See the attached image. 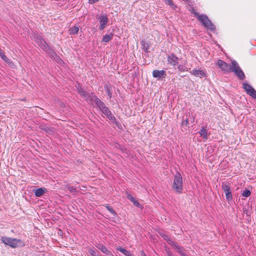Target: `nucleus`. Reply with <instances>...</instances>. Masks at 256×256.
<instances>
[{
  "label": "nucleus",
  "mask_w": 256,
  "mask_h": 256,
  "mask_svg": "<svg viewBox=\"0 0 256 256\" xmlns=\"http://www.w3.org/2000/svg\"><path fill=\"white\" fill-rule=\"evenodd\" d=\"M127 198L129 200H130L135 206H136L137 207L140 206V204L139 203V202L138 200H136L135 199V198L134 197H133L130 194H127Z\"/></svg>",
  "instance_id": "a211bd4d"
},
{
  "label": "nucleus",
  "mask_w": 256,
  "mask_h": 256,
  "mask_svg": "<svg viewBox=\"0 0 256 256\" xmlns=\"http://www.w3.org/2000/svg\"><path fill=\"white\" fill-rule=\"evenodd\" d=\"M96 106L112 122L116 124V120L114 116L112 114L109 108L102 100H96Z\"/></svg>",
  "instance_id": "f03ea898"
},
{
  "label": "nucleus",
  "mask_w": 256,
  "mask_h": 256,
  "mask_svg": "<svg viewBox=\"0 0 256 256\" xmlns=\"http://www.w3.org/2000/svg\"><path fill=\"white\" fill-rule=\"evenodd\" d=\"M119 149L123 152L126 150V148L124 146H120Z\"/></svg>",
  "instance_id": "e433bc0d"
},
{
  "label": "nucleus",
  "mask_w": 256,
  "mask_h": 256,
  "mask_svg": "<svg viewBox=\"0 0 256 256\" xmlns=\"http://www.w3.org/2000/svg\"><path fill=\"white\" fill-rule=\"evenodd\" d=\"M100 23V29L104 30L108 22V18L106 15H101L99 18Z\"/></svg>",
  "instance_id": "9b49d317"
},
{
  "label": "nucleus",
  "mask_w": 256,
  "mask_h": 256,
  "mask_svg": "<svg viewBox=\"0 0 256 256\" xmlns=\"http://www.w3.org/2000/svg\"><path fill=\"white\" fill-rule=\"evenodd\" d=\"M180 255H181L182 256H187V254L184 252H182V253L180 254Z\"/></svg>",
  "instance_id": "a19ab883"
},
{
  "label": "nucleus",
  "mask_w": 256,
  "mask_h": 256,
  "mask_svg": "<svg viewBox=\"0 0 256 256\" xmlns=\"http://www.w3.org/2000/svg\"><path fill=\"white\" fill-rule=\"evenodd\" d=\"M248 95L256 99V90L252 88L246 92Z\"/></svg>",
  "instance_id": "5701e85b"
},
{
  "label": "nucleus",
  "mask_w": 256,
  "mask_h": 256,
  "mask_svg": "<svg viewBox=\"0 0 256 256\" xmlns=\"http://www.w3.org/2000/svg\"><path fill=\"white\" fill-rule=\"evenodd\" d=\"M232 71L234 72L236 76L241 80L245 78V75L239 66L238 62L236 60H232Z\"/></svg>",
  "instance_id": "423d86ee"
},
{
  "label": "nucleus",
  "mask_w": 256,
  "mask_h": 256,
  "mask_svg": "<svg viewBox=\"0 0 256 256\" xmlns=\"http://www.w3.org/2000/svg\"><path fill=\"white\" fill-rule=\"evenodd\" d=\"M188 124V119H186L184 120H183V121L182 122V126H187Z\"/></svg>",
  "instance_id": "f704fd0d"
},
{
  "label": "nucleus",
  "mask_w": 256,
  "mask_h": 256,
  "mask_svg": "<svg viewBox=\"0 0 256 256\" xmlns=\"http://www.w3.org/2000/svg\"><path fill=\"white\" fill-rule=\"evenodd\" d=\"M178 58L174 54H172L168 56V63L172 66H176L178 62Z\"/></svg>",
  "instance_id": "9d476101"
},
{
  "label": "nucleus",
  "mask_w": 256,
  "mask_h": 256,
  "mask_svg": "<svg viewBox=\"0 0 256 256\" xmlns=\"http://www.w3.org/2000/svg\"><path fill=\"white\" fill-rule=\"evenodd\" d=\"M107 92L109 98H110L112 97V93L110 92L108 88L107 89Z\"/></svg>",
  "instance_id": "4c0bfd02"
},
{
  "label": "nucleus",
  "mask_w": 256,
  "mask_h": 256,
  "mask_svg": "<svg viewBox=\"0 0 256 256\" xmlns=\"http://www.w3.org/2000/svg\"><path fill=\"white\" fill-rule=\"evenodd\" d=\"M141 44L144 52H147L149 49V44L144 40H142Z\"/></svg>",
  "instance_id": "b1692460"
},
{
  "label": "nucleus",
  "mask_w": 256,
  "mask_h": 256,
  "mask_svg": "<svg viewBox=\"0 0 256 256\" xmlns=\"http://www.w3.org/2000/svg\"><path fill=\"white\" fill-rule=\"evenodd\" d=\"M100 0H88V2L90 4H93L96 2H98Z\"/></svg>",
  "instance_id": "c9c22d12"
},
{
  "label": "nucleus",
  "mask_w": 256,
  "mask_h": 256,
  "mask_svg": "<svg viewBox=\"0 0 256 256\" xmlns=\"http://www.w3.org/2000/svg\"><path fill=\"white\" fill-rule=\"evenodd\" d=\"M250 194V192L248 190H245L242 194V196L244 197H248Z\"/></svg>",
  "instance_id": "2f4dec72"
},
{
  "label": "nucleus",
  "mask_w": 256,
  "mask_h": 256,
  "mask_svg": "<svg viewBox=\"0 0 256 256\" xmlns=\"http://www.w3.org/2000/svg\"><path fill=\"white\" fill-rule=\"evenodd\" d=\"M84 98L88 103L92 104V102H94L96 104V100H100L93 92L90 94H86Z\"/></svg>",
  "instance_id": "1a4fd4ad"
},
{
  "label": "nucleus",
  "mask_w": 256,
  "mask_h": 256,
  "mask_svg": "<svg viewBox=\"0 0 256 256\" xmlns=\"http://www.w3.org/2000/svg\"><path fill=\"white\" fill-rule=\"evenodd\" d=\"M166 71L164 70H154L152 72V76L153 77L157 78H165L166 76Z\"/></svg>",
  "instance_id": "f8f14e48"
},
{
  "label": "nucleus",
  "mask_w": 256,
  "mask_h": 256,
  "mask_svg": "<svg viewBox=\"0 0 256 256\" xmlns=\"http://www.w3.org/2000/svg\"><path fill=\"white\" fill-rule=\"evenodd\" d=\"M116 250L122 252L126 256H132V254L128 250H126L124 248L118 247L116 248Z\"/></svg>",
  "instance_id": "aec40b11"
},
{
  "label": "nucleus",
  "mask_w": 256,
  "mask_h": 256,
  "mask_svg": "<svg viewBox=\"0 0 256 256\" xmlns=\"http://www.w3.org/2000/svg\"><path fill=\"white\" fill-rule=\"evenodd\" d=\"M120 145L119 144H116L115 145V147L118 148H120Z\"/></svg>",
  "instance_id": "79ce46f5"
},
{
  "label": "nucleus",
  "mask_w": 256,
  "mask_h": 256,
  "mask_svg": "<svg viewBox=\"0 0 256 256\" xmlns=\"http://www.w3.org/2000/svg\"><path fill=\"white\" fill-rule=\"evenodd\" d=\"M47 192V190L45 188H40L36 189L34 191V194L36 197L41 196Z\"/></svg>",
  "instance_id": "f3484780"
},
{
  "label": "nucleus",
  "mask_w": 256,
  "mask_h": 256,
  "mask_svg": "<svg viewBox=\"0 0 256 256\" xmlns=\"http://www.w3.org/2000/svg\"><path fill=\"white\" fill-rule=\"evenodd\" d=\"M66 187L69 190L70 193L74 194L76 192V188L68 184Z\"/></svg>",
  "instance_id": "cd10ccee"
},
{
  "label": "nucleus",
  "mask_w": 256,
  "mask_h": 256,
  "mask_svg": "<svg viewBox=\"0 0 256 256\" xmlns=\"http://www.w3.org/2000/svg\"><path fill=\"white\" fill-rule=\"evenodd\" d=\"M242 88L246 92H248V91H250V90L252 88V87L250 84L246 82L243 83Z\"/></svg>",
  "instance_id": "393cba45"
},
{
  "label": "nucleus",
  "mask_w": 256,
  "mask_h": 256,
  "mask_svg": "<svg viewBox=\"0 0 256 256\" xmlns=\"http://www.w3.org/2000/svg\"><path fill=\"white\" fill-rule=\"evenodd\" d=\"M106 209L114 216H117V214L116 213V212L112 209V208L108 206V205H106Z\"/></svg>",
  "instance_id": "c85d7f7f"
},
{
  "label": "nucleus",
  "mask_w": 256,
  "mask_h": 256,
  "mask_svg": "<svg viewBox=\"0 0 256 256\" xmlns=\"http://www.w3.org/2000/svg\"><path fill=\"white\" fill-rule=\"evenodd\" d=\"M96 247L108 256H112L111 252L108 250L102 244H98Z\"/></svg>",
  "instance_id": "4468645a"
},
{
  "label": "nucleus",
  "mask_w": 256,
  "mask_h": 256,
  "mask_svg": "<svg viewBox=\"0 0 256 256\" xmlns=\"http://www.w3.org/2000/svg\"><path fill=\"white\" fill-rule=\"evenodd\" d=\"M170 245L172 246L176 250H177L178 252L180 255V254L184 252V250L183 248V247L178 246L176 244V243L174 242H170Z\"/></svg>",
  "instance_id": "dca6fc26"
},
{
  "label": "nucleus",
  "mask_w": 256,
  "mask_h": 256,
  "mask_svg": "<svg viewBox=\"0 0 256 256\" xmlns=\"http://www.w3.org/2000/svg\"><path fill=\"white\" fill-rule=\"evenodd\" d=\"M0 56L6 62L8 61V58L5 55L4 52L0 48Z\"/></svg>",
  "instance_id": "bb28decb"
},
{
  "label": "nucleus",
  "mask_w": 256,
  "mask_h": 256,
  "mask_svg": "<svg viewBox=\"0 0 256 256\" xmlns=\"http://www.w3.org/2000/svg\"><path fill=\"white\" fill-rule=\"evenodd\" d=\"M113 36V34L112 33L104 35L102 38V42H109L112 39Z\"/></svg>",
  "instance_id": "412c9836"
},
{
  "label": "nucleus",
  "mask_w": 256,
  "mask_h": 256,
  "mask_svg": "<svg viewBox=\"0 0 256 256\" xmlns=\"http://www.w3.org/2000/svg\"><path fill=\"white\" fill-rule=\"evenodd\" d=\"M160 236L166 240L168 244H170V242H173L171 239H170V238H169V236L166 234H160Z\"/></svg>",
  "instance_id": "7c9ffc66"
},
{
  "label": "nucleus",
  "mask_w": 256,
  "mask_h": 256,
  "mask_svg": "<svg viewBox=\"0 0 256 256\" xmlns=\"http://www.w3.org/2000/svg\"><path fill=\"white\" fill-rule=\"evenodd\" d=\"M190 11L191 13L193 14L197 18H198V16H200V14H198V12L195 11L194 8H192L190 10Z\"/></svg>",
  "instance_id": "473e14b6"
},
{
  "label": "nucleus",
  "mask_w": 256,
  "mask_h": 256,
  "mask_svg": "<svg viewBox=\"0 0 256 256\" xmlns=\"http://www.w3.org/2000/svg\"><path fill=\"white\" fill-rule=\"evenodd\" d=\"M46 132H50V131H52V130H50V128H47L46 129Z\"/></svg>",
  "instance_id": "37998d69"
},
{
  "label": "nucleus",
  "mask_w": 256,
  "mask_h": 256,
  "mask_svg": "<svg viewBox=\"0 0 256 256\" xmlns=\"http://www.w3.org/2000/svg\"><path fill=\"white\" fill-rule=\"evenodd\" d=\"M230 186L228 182L222 183V189L225 193L226 200L231 201L232 199V196L230 190Z\"/></svg>",
  "instance_id": "0eeeda50"
},
{
  "label": "nucleus",
  "mask_w": 256,
  "mask_h": 256,
  "mask_svg": "<svg viewBox=\"0 0 256 256\" xmlns=\"http://www.w3.org/2000/svg\"><path fill=\"white\" fill-rule=\"evenodd\" d=\"M70 34H77L79 31V26H74V27L71 28L70 30Z\"/></svg>",
  "instance_id": "4be33fe9"
},
{
  "label": "nucleus",
  "mask_w": 256,
  "mask_h": 256,
  "mask_svg": "<svg viewBox=\"0 0 256 256\" xmlns=\"http://www.w3.org/2000/svg\"><path fill=\"white\" fill-rule=\"evenodd\" d=\"M34 40L44 50L50 55L51 58L56 59L58 62L62 60L56 54L47 44L46 42L41 36H36V37H34Z\"/></svg>",
  "instance_id": "f257e3e1"
},
{
  "label": "nucleus",
  "mask_w": 256,
  "mask_h": 256,
  "mask_svg": "<svg viewBox=\"0 0 256 256\" xmlns=\"http://www.w3.org/2000/svg\"><path fill=\"white\" fill-rule=\"evenodd\" d=\"M200 136H202L204 140H208V130L206 128L202 126L198 132Z\"/></svg>",
  "instance_id": "2eb2a0df"
},
{
  "label": "nucleus",
  "mask_w": 256,
  "mask_h": 256,
  "mask_svg": "<svg viewBox=\"0 0 256 256\" xmlns=\"http://www.w3.org/2000/svg\"><path fill=\"white\" fill-rule=\"evenodd\" d=\"M167 255L168 256H174L172 252L169 250L167 251Z\"/></svg>",
  "instance_id": "58836bf2"
},
{
  "label": "nucleus",
  "mask_w": 256,
  "mask_h": 256,
  "mask_svg": "<svg viewBox=\"0 0 256 256\" xmlns=\"http://www.w3.org/2000/svg\"><path fill=\"white\" fill-rule=\"evenodd\" d=\"M218 67L223 71L226 72H230L232 71V64L229 65L224 61L222 60H218L217 62Z\"/></svg>",
  "instance_id": "6e6552de"
},
{
  "label": "nucleus",
  "mask_w": 256,
  "mask_h": 256,
  "mask_svg": "<svg viewBox=\"0 0 256 256\" xmlns=\"http://www.w3.org/2000/svg\"><path fill=\"white\" fill-rule=\"evenodd\" d=\"M141 256H146L144 251H141Z\"/></svg>",
  "instance_id": "ea45409f"
},
{
  "label": "nucleus",
  "mask_w": 256,
  "mask_h": 256,
  "mask_svg": "<svg viewBox=\"0 0 256 256\" xmlns=\"http://www.w3.org/2000/svg\"><path fill=\"white\" fill-rule=\"evenodd\" d=\"M164 0L165 3L166 4L169 5L172 8H176V6L174 4L172 0Z\"/></svg>",
  "instance_id": "c756f323"
},
{
  "label": "nucleus",
  "mask_w": 256,
  "mask_h": 256,
  "mask_svg": "<svg viewBox=\"0 0 256 256\" xmlns=\"http://www.w3.org/2000/svg\"><path fill=\"white\" fill-rule=\"evenodd\" d=\"M88 252L92 256H100L99 255L96 254V251L92 248L89 249Z\"/></svg>",
  "instance_id": "72a5a7b5"
},
{
  "label": "nucleus",
  "mask_w": 256,
  "mask_h": 256,
  "mask_svg": "<svg viewBox=\"0 0 256 256\" xmlns=\"http://www.w3.org/2000/svg\"><path fill=\"white\" fill-rule=\"evenodd\" d=\"M178 70L181 72H188L190 70V68H188L185 64H180L178 67Z\"/></svg>",
  "instance_id": "6ab92c4d"
},
{
  "label": "nucleus",
  "mask_w": 256,
  "mask_h": 256,
  "mask_svg": "<svg viewBox=\"0 0 256 256\" xmlns=\"http://www.w3.org/2000/svg\"><path fill=\"white\" fill-rule=\"evenodd\" d=\"M192 74L196 77H199L200 78L206 77V73L200 70H193L190 72Z\"/></svg>",
  "instance_id": "ddd939ff"
},
{
  "label": "nucleus",
  "mask_w": 256,
  "mask_h": 256,
  "mask_svg": "<svg viewBox=\"0 0 256 256\" xmlns=\"http://www.w3.org/2000/svg\"><path fill=\"white\" fill-rule=\"evenodd\" d=\"M0 240L6 245H8L12 248L18 247L19 244L22 242L20 240L6 236H2L0 238Z\"/></svg>",
  "instance_id": "20e7f679"
},
{
  "label": "nucleus",
  "mask_w": 256,
  "mask_h": 256,
  "mask_svg": "<svg viewBox=\"0 0 256 256\" xmlns=\"http://www.w3.org/2000/svg\"><path fill=\"white\" fill-rule=\"evenodd\" d=\"M198 19L206 28L211 30H213L215 29L214 25L212 24L206 15L200 14L198 16Z\"/></svg>",
  "instance_id": "39448f33"
},
{
  "label": "nucleus",
  "mask_w": 256,
  "mask_h": 256,
  "mask_svg": "<svg viewBox=\"0 0 256 256\" xmlns=\"http://www.w3.org/2000/svg\"><path fill=\"white\" fill-rule=\"evenodd\" d=\"M240 256V255H239V256Z\"/></svg>",
  "instance_id": "c03bdc74"
},
{
  "label": "nucleus",
  "mask_w": 256,
  "mask_h": 256,
  "mask_svg": "<svg viewBox=\"0 0 256 256\" xmlns=\"http://www.w3.org/2000/svg\"><path fill=\"white\" fill-rule=\"evenodd\" d=\"M77 91L78 93L82 97L86 95V93L81 87L78 86L76 87Z\"/></svg>",
  "instance_id": "a878e982"
},
{
  "label": "nucleus",
  "mask_w": 256,
  "mask_h": 256,
  "mask_svg": "<svg viewBox=\"0 0 256 256\" xmlns=\"http://www.w3.org/2000/svg\"><path fill=\"white\" fill-rule=\"evenodd\" d=\"M172 189L178 194H181L183 190L182 178L180 174L177 172L174 177Z\"/></svg>",
  "instance_id": "7ed1b4c3"
}]
</instances>
